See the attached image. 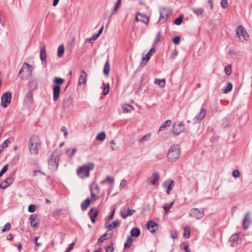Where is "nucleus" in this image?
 I'll return each instance as SVG.
<instances>
[{"label": "nucleus", "instance_id": "f257e3e1", "mask_svg": "<svg viewBox=\"0 0 252 252\" xmlns=\"http://www.w3.org/2000/svg\"><path fill=\"white\" fill-rule=\"evenodd\" d=\"M41 142L38 136L32 135L30 139L28 144L29 151L31 154L36 155L41 147Z\"/></svg>", "mask_w": 252, "mask_h": 252}, {"label": "nucleus", "instance_id": "f03ea898", "mask_svg": "<svg viewBox=\"0 0 252 252\" xmlns=\"http://www.w3.org/2000/svg\"><path fill=\"white\" fill-rule=\"evenodd\" d=\"M61 155L60 150H56L54 151L48 161V165L51 170L55 171L58 168Z\"/></svg>", "mask_w": 252, "mask_h": 252}, {"label": "nucleus", "instance_id": "7ed1b4c3", "mask_svg": "<svg viewBox=\"0 0 252 252\" xmlns=\"http://www.w3.org/2000/svg\"><path fill=\"white\" fill-rule=\"evenodd\" d=\"M94 167V164L93 162H89L80 166L77 172L78 176L82 179L88 177L90 175V170L93 169Z\"/></svg>", "mask_w": 252, "mask_h": 252}, {"label": "nucleus", "instance_id": "20e7f679", "mask_svg": "<svg viewBox=\"0 0 252 252\" xmlns=\"http://www.w3.org/2000/svg\"><path fill=\"white\" fill-rule=\"evenodd\" d=\"M180 149L178 145L171 146L167 154L168 160L171 162L177 160L180 156Z\"/></svg>", "mask_w": 252, "mask_h": 252}, {"label": "nucleus", "instance_id": "39448f33", "mask_svg": "<svg viewBox=\"0 0 252 252\" xmlns=\"http://www.w3.org/2000/svg\"><path fill=\"white\" fill-rule=\"evenodd\" d=\"M172 13L171 10L169 8H163L160 10V17L158 23L162 24L165 22Z\"/></svg>", "mask_w": 252, "mask_h": 252}, {"label": "nucleus", "instance_id": "423d86ee", "mask_svg": "<svg viewBox=\"0 0 252 252\" xmlns=\"http://www.w3.org/2000/svg\"><path fill=\"white\" fill-rule=\"evenodd\" d=\"M236 34L240 40L242 42L247 41L249 38V35L244 28L242 26H239L236 30Z\"/></svg>", "mask_w": 252, "mask_h": 252}, {"label": "nucleus", "instance_id": "0eeeda50", "mask_svg": "<svg viewBox=\"0 0 252 252\" xmlns=\"http://www.w3.org/2000/svg\"><path fill=\"white\" fill-rule=\"evenodd\" d=\"M11 101V94L9 92L4 93L1 97V105L3 108L7 107Z\"/></svg>", "mask_w": 252, "mask_h": 252}, {"label": "nucleus", "instance_id": "6e6552de", "mask_svg": "<svg viewBox=\"0 0 252 252\" xmlns=\"http://www.w3.org/2000/svg\"><path fill=\"white\" fill-rule=\"evenodd\" d=\"M185 129V125L183 122L178 124H174L173 126L172 131L175 135H178L184 131Z\"/></svg>", "mask_w": 252, "mask_h": 252}, {"label": "nucleus", "instance_id": "1a4fd4ad", "mask_svg": "<svg viewBox=\"0 0 252 252\" xmlns=\"http://www.w3.org/2000/svg\"><path fill=\"white\" fill-rule=\"evenodd\" d=\"M206 114V110L202 107L200 112L195 116L193 119L194 123L197 124L201 121L204 118Z\"/></svg>", "mask_w": 252, "mask_h": 252}, {"label": "nucleus", "instance_id": "9d476101", "mask_svg": "<svg viewBox=\"0 0 252 252\" xmlns=\"http://www.w3.org/2000/svg\"><path fill=\"white\" fill-rule=\"evenodd\" d=\"M189 215L193 218L197 219H200L202 218L204 215L203 211L199 210L197 208L191 209L189 211Z\"/></svg>", "mask_w": 252, "mask_h": 252}, {"label": "nucleus", "instance_id": "9b49d317", "mask_svg": "<svg viewBox=\"0 0 252 252\" xmlns=\"http://www.w3.org/2000/svg\"><path fill=\"white\" fill-rule=\"evenodd\" d=\"M147 229L151 232L154 233L158 228V224L153 220H150L147 223Z\"/></svg>", "mask_w": 252, "mask_h": 252}, {"label": "nucleus", "instance_id": "f8f14e48", "mask_svg": "<svg viewBox=\"0 0 252 252\" xmlns=\"http://www.w3.org/2000/svg\"><path fill=\"white\" fill-rule=\"evenodd\" d=\"M14 181V178L12 176L6 178L0 184V188L2 189H5L12 184Z\"/></svg>", "mask_w": 252, "mask_h": 252}, {"label": "nucleus", "instance_id": "ddd939ff", "mask_svg": "<svg viewBox=\"0 0 252 252\" xmlns=\"http://www.w3.org/2000/svg\"><path fill=\"white\" fill-rule=\"evenodd\" d=\"M52 89L53 92V99L55 101H56L59 99V97L61 92V86L58 85H55L52 87Z\"/></svg>", "mask_w": 252, "mask_h": 252}, {"label": "nucleus", "instance_id": "4468645a", "mask_svg": "<svg viewBox=\"0 0 252 252\" xmlns=\"http://www.w3.org/2000/svg\"><path fill=\"white\" fill-rule=\"evenodd\" d=\"M73 102L72 98L71 97H68L64 99L63 101V107L65 110L70 108L72 105Z\"/></svg>", "mask_w": 252, "mask_h": 252}, {"label": "nucleus", "instance_id": "2eb2a0df", "mask_svg": "<svg viewBox=\"0 0 252 252\" xmlns=\"http://www.w3.org/2000/svg\"><path fill=\"white\" fill-rule=\"evenodd\" d=\"M31 226L36 227L39 226V221L35 215H32L30 218Z\"/></svg>", "mask_w": 252, "mask_h": 252}, {"label": "nucleus", "instance_id": "dca6fc26", "mask_svg": "<svg viewBox=\"0 0 252 252\" xmlns=\"http://www.w3.org/2000/svg\"><path fill=\"white\" fill-rule=\"evenodd\" d=\"M159 177L158 173L155 172L149 179V180L150 181L152 185H154L158 181Z\"/></svg>", "mask_w": 252, "mask_h": 252}, {"label": "nucleus", "instance_id": "f3484780", "mask_svg": "<svg viewBox=\"0 0 252 252\" xmlns=\"http://www.w3.org/2000/svg\"><path fill=\"white\" fill-rule=\"evenodd\" d=\"M87 76V74L85 72V70H82L81 71V74L79 77L78 85H81L82 84H85L86 82V78Z\"/></svg>", "mask_w": 252, "mask_h": 252}, {"label": "nucleus", "instance_id": "a211bd4d", "mask_svg": "<svg viewBox=\"0 0 252 252\" xmlns=\"http://www.w3.org/2000/svg\"><path fill=\"white\" fill-rule=\"evenodd\" d=\"M91 203V199L89 198H87L86 199L84 200L81 204V208L82 211H85L87 207L90 205Z\"/></svg>", "mask_w": 252, "mask_h": 252}, {"label": "nucleus", "instance_id": "6ab92c4d", "mask_svg": "<svg viewBox=\"0 0 252 252\" xmlns=\"http://www.w3.org/2000/svg\"><path fill=\"white\" fill-rule=\"evenodd\" d=\"M40 59L42 62L46 61V52L45 46L42 47L40 50Z\"/></svg>", "mask_w": 252, "mask_h": 252}, {"label": "nucleus", "instance_id": "aec40b11", "mask_svg": "<svg viewBox=\"0 0 252 252\" xmlns=\"http://www.w3.org/2000/svg\"><path fill=\"white\" fill-rule=\"evenodd\" d=\"M249 214H250L249 212H247L246 214H245L244 218L243 219L242 226H243V228L245 230L248 229V228L249 227V225H250L249 223H248V224L246 223V221L248 219Z\"/></svg>", "mask_w": 252, "mask_h": 252}, {"label": "nucleus", "instance_id": "412c9836", "mask_svg": "<svg viewBox=\"0 0 252 252\" xmlns=\"http://www.w3.org/2000/svg\"><path fill=\"white\" fill-rule=\"evenodd\" d=\"M110 63H109V60H108L105 64H104V68H103V73L106 75V76H108L109 75V71H110Z\"/></svg>", "mask_w": 252, "mask_h": 252}, {"label": "nucleus", "instance_id": "4be33fe9", "mask_svg": "<svg viewBox=\"0 0 252 252\" xmlns=\"http://www.w3.org/2000/svg\"><path fill=\"white\" fill-rule=\"evenodd\" d=\"M130 234L132 237H137L140 234V230L137 227L133 228L131 229Z\"/></svg>", "mask_w": 252, "mask_h": 252}, {"label": "nucleus", "instance_id": "5701e85b", "mask_svg": "<svg viewBox=\"0 0 252 252\" xmlns=\"http://www.w3.org/2000/svg\"><path fill=\"white\" fill-rule=\"evenodd\" d=\"M191 10L197 15H201L204 12V9L201 7H192L191 8Z\"/></svg>", "mask_w": 252, "mask_h": 252}, {"label": "nucleus", "instance_id": "b1692460", "mask_svg": "<svg viewBox=\"0 0 252 252\" xmlns=\"http://www.w3.org/2000/svg\"><path fill=\"white\" fill-rule=\"evenodd\" d=\"M190 228L189 226H186L184 229V237L186 239H188L190 236Z\"/></svg>", "mask_w": 252, "mask_h": 252}, {"label": "nucleus", "instance_id": "393cba45", "mask_svg": "<svg viewBox=\"0 0 252 252\" xmlns=\"http://www.w3.org/2000/svg\"><path fill=\"white\" fill-rule=\"evenodd\" d=\"M171 124V121L170 120H167L166 121H165L160 126L158 132L162 131L165 128H166L167 126H169Z\"/></svg>", "mask_w": 252, "mask_h": 252}, {"label": "nucleus", "instance_id": "a878e982", "mask_svg": "<svg viewBox=\"0 0 252 252\" xmlns=\"http://www.w3.org/2000/svg\"><path fill=\"white\" fill-rule=\"evenodd\" d=\"M152 54L149 52L146 55L145 57H143L141 64V65L144 66L146 65L147 62L150 60Z\"/></svg>", "mask_w": 252, "mask_h": 252}, {"label": "nucleus", "instance_id": "bb28decb", "mask_svg": "<svg viewBox=\"0 0 252 252\" xmlns=\"http://www.w3.org/2000/svg\"><path fill=\"white\" fill-rule=\"evenodd\" d=\"M122 0H117V2L115 3V6L113 9L112 13L111 14V16L113 14H115L117 13L118 11V9L119 7V6L121 4Z\"/></svg>", "mask_w": 252, "mask_h": 252}, {"label": "nucleus", "instance_id": "cd10ccee", "mask_svg": "<svg viewBox=\"0 0 252 252\" xmlns=\"http://www.w3.org/2000/svg\"><path fill=\"white\" fill-rule=\"evenodd\" d=\"M174 202H175V201L173 200V201H172L169 204H167V203H165L164 204V206H163V209L164 210V211H165V214H167L170 210V209L171 208V207L173 205V204H174Z\"/></svg>", "mask_w": 252, "mask_h": 252}, {"label": "nucleus", "instance_id": "c85d7f7f", "mask_svg": "<svg viewBox=\"0 0 252 252\" xmlns=\"http://www.w3.org/2000/svg\"><path fill=\"white\" fill-rule=\"evenodd\" d=\"M155 83L156 84L158 85L159 86H160L161 87H163L165 86V81L164 79H160L156 78L155 80Z\"/></svg>", "mask_w": 252, "mask_h": 252}, {"label": "nucleus", "instance_id": "c756f323", "mask_svg": "<svg viewBox=\"0 0 252 252\" xmlns=\"http://www.w3.org/2000/svg\"><path fill=\"white\" fill-rule=\"evenodd\" d=\"M173 183L174 181L173 180H171V181H170V184L168 186H166V184L165 183L163 184V187L164 188L167 187V188L166 190V193L167 194H169L170 193L171 190L172 189Z\"/></svg>", "mask_w": 252, "mask_h": 252}, {"label": "nucleus", "instance_id": "7c9ffc66", "mask_svg": "<svg viewBox=\"0 0 252 252\" xmlns=\"http://www.w3.org/2000/svg\"><path fill=\"white\" fill-rule=\"evenodd\" d=\"M53 82L56 84L55 85L60 86L64 82V80L61 78L55 77L53 79Z\"/></svg>", "mask_w": 252, "mask_h": 252}, {"label": "nucleus", "instance_id": "2f4dec72", "mask_svg": "<svg viewBox=\"0 0 252 252\" xmlns=\"http://www.w3.org/2000/svg\"><path fill=\"white\" fill-rule=\"evenodd\" d=\"M64 51V46L63 44L60 45L58 49V56L61 57L63 56Z\"/></svg>", "mask_w": 252, "mask_h": 252}, {"label": "nucleus", "instance_id": "473e14b6", "mask_svg": "<svg viewBox=\"0 0 252 252\" xmlns=\"http://www.w3.org/2000/svg\"><path fill=\"white\" fill-rule=\"evenodd\" d=\"M106 138V134L104 131H102L96 136V139L97 140L103 141Z\"/></svg>", "mask_w": 252, "mask_h": 252}, {"label": "nucleus", "instance_id": "72a5a7b5", "mask_svg": "<svg viewBox=\"0 0 252 252\" xmlns=\"http://www.w3.org/2000/svg\"><path fill=\"white\" fill-rule=\"evenodd\" d=\"M76 151V148H74L71 150L69 149L66 151V154L68 157H71L73 156Z\"/></svg>", "mask_w": 252, "mask_h": 252}, {"label": "nucleus", "instance_id": "f704fd0d", "mask_svg": "<svg viewBox=\"0 0 252 252\" xmlns=\"http://www.w3.org/2000/svg\"><path fill=\"white\" fill-rule=\"evenodd\" d=\"M239 239L238 234L235 233L232 234L229 238V241L230 242H236Z\"/></svg>", "mask_w": 252, "mask_h": 252}, {"label": "nucleus", "instance_id": "c9c22d12", "mask_svg": "<svg viewBox=\"0 0 252 252\" xmlns=\"http://www.w3.org/2000/svg\"><path fill=\"white\" fill-rule=\"evenodd\" d=\"M132 243V239L130 237H128L126 242L125 243L124 247L125 248H129Z\"/></svg>", "mask_w": 252, "mask_h": 252}, {"label": "nucleus", "instance_id": "e433bc0d", "mask_svg": "<svg viewBox=\"0 0 252 252\" xmlns=\"http://www.w3.org/2000/svg\"><path fill=\"white\" fill-rule=\"evenodd\" d=\"M107 235H108V234L106 233L103 234L101 236V237L100 238H99L98 240V241H97L98 245H100L105 240L108 239V238H106Z\"/></svg>", "mask_w": 252, "mask_h": 252}, {"label": "nucleus", "instance_id": "4c0bfd02", "mask_svg": "<svg viewBox=\"0 0 252 252\" xmlns=\"http://www.w3.org/2000/svg\"><path fill=\"white\" fill-rule=\"evenodd\" d=\"M151 133H148L147 134L143 136L142 137V138H141L139 141L141 142V143H144L145 142V141H149V140L150 139V138L151 137Z\"/></svg>", "mask_w": 252, "mask_h": 252}, {"label": "nucleus", "instance_id": "58836bf2", "mask_svg": "<svg viewBox=\"0 0 252 252\" xmlns=\"http://www.w3.org/2000/svg\"><path fill=\"white\" fill-rule=\"evenodd\" d=\"M135 21L136 22H141L146 24H148L149 19L147 16L144 17V19H140L137 16H136L135 18Z\"/></svg>", "mask_w": 252, "mask_h": 252}, {"label": "nucleus", "instance_id": "ea45409f", "mask_svg": "<svg viewBox=\"0 0 252 252\" xmlns=\"http://www.w3.org/2000/svg\"><path fill=\"white\" fill-rule=\"evenodd\" d=\"M226 88L223 91L224 93H227L230 92L232 89L233 86L231 83L228 82L226 84Z\"/></svg>", "mask_w": 252, "mask_h": 252}, {"label": "nucleus", "instance_id": "a19ab883", "mask_svg": "<svg viewBox=\"0 0 252 252\" xmlns=\"http://www.w3.org/2000/svg\"><path fill=\"white\" fill-rule=\"evenodd\" d=\"M183 18V15H180L178 18H177L174 21V24L176 25H180L182 22Z\"/></svg>", "mask_w": 252, "mask_h": 252}, {"label": "nucleus", "instance_id": "79ce46f5", "mask_svg": "<svg viewBox=\"0 0 252 252\" xmlns=\"http://www.w3.org/2000/svg\"><path fill=\"white\" fill-rule=\"evenodd\" d=\"M123 108L124 110V112L127 113L130 112L133 109V107L131 105L128 104L124 105Z\"/></svg>", "mask_w": 252, "mask_h": 252}, {"label": "nucleus", "instance_id": "37998d69", "mask_svg": "<svg viewBox=\"0 0 252 252\" xmlns=\"http://www.w3.org/2000/svg\"><path fill=\"white\" fill-rule=\"evenodd\" d=\"M11 228V224L10 222H7L3 227L2 232H5L9 230Z\"/></svg>", "mask_w": 252, "mask_h": 252}, {"label": "nucleus", "instance_id": "c03bdc74", "mask_svg": "<svg viewBox=\"0 0 252 252\" xmlns=\"http://www.w3.org/2000/svg\"><path fill=\"white\" fill-rule=\"evenodd\" d=\"M225 73L227 75H230L231 73V65L230 64L227 65L224 68Z\"/></svg>", "mask_w": 252, "mask_h": 252}, {"label": "nucleus", "instance_id": "a18cd8bd", "mask_svg": "<svg viewBox=\"0 0 252 252\" xmlns=\"http://www.w3.org/2000/svg\"><path fill=\"white\" fill-rule=\"evenodd\" d=\"M99 36L97 34H94L91 37L87 39L86 41H88L90 42H92L95 40Z\"/></svg>", "mask_w": 252, "mask_h": 252}, {"label": "nucleus", "instance_id": "49530a36", "mask_svg": "<svg viewBox=\"0 0 252 252\" xmlns=\"http://www.w3.org/2000/svg\"><path fill=\"white\" fill-rule=\"evenodd\" d=\"M109 91H110L109 84H107V86H105L103 89V94L104 95H107L109 93Z\"/></svg>", "mask_w": 252, "mask_h": 252}, {"label": "nucleus", "instance_id": "de8ad7c7", "mask_svg": "<svg viewBox=\"0 0 252 252\" xmlns=\"http://www.w3.org/2000/svg\"><path fill=\"white\" fill-rule=\"evenodd\" d=\"M29 85L30 87L32 88L33 90L36 89L37 87L36 82L34 80L30 82Z\"/></svg>", "mask_w": 252, "mask_h": 252}, {"label": "nucleus", "instance_id": "09e8293b", "mask_svg": "<svg viewBox=\"0 0 252 252\" xmlns=\"http://www.w3.org/2000/svg\"><path fill=\"white\" fill-rule=\"evenodd\" d=\"M8 168V164H6L3 167L2 169L0 171V177L1 176H2L3 175V174H4V173L7 171Z\"/></svg>", "mask_w": 252, "mask_h": 252}, {"label": "nucleus", "instance_id": "8fccbe9b", "mask_svg": "<svg viewBox=\"0 0 252 252\" xmlns=\"http://www.w3.org/2000/svg\"><path fill=\"white\" fill-rule=\"evenodd\" d=\"M180 41H181V38H180V37L179 36H176L174 37L173 38V42L175 44H178L180 42Z\"/></svg>", "mask_w": 252, "mask_h": 252}, {"label": "nucleus", "instance_id": "3c124183", "mask_svg": "<svg viewBox=\"0 0 252 252\" xmlns=\"http://www.w3.org/2000/svg\"><path fill=\"white\" fill-rule=\"evenodd\" d=\"M35 210V206L33 204H31L28 207V211L30 213H33Z\"/></svg>", "mask_w": 252, "mask_h": 252}, {"label": "nucleus", "instance_id": "603ef678", "mask_svg": "<svg viewBox=\"0 0 252 252\" xmlns=\"http://www.w3.org/2000/svg\"><path fill=\"white\" fill-rule=\"evenodd\" d=\"M11 142L9 141L8 139H6L2 144V148H5L8 147V144H9Z\"/></svg>", "mask_w": 252, "mask_h": 252}, {"label": "nucleus", "instance_id": "864d4df0", "mask_svg": "<svg viewBox=\"0 0 252 252\" xmlns=\"http://www.w3.org/2000/svg\"><path fill=\"white\" fill-rule=\"evenodd\" d=\"M106 252H113L114 248L113 247V243H111V245L106 247Z\"/></svg>", "mask_w": 252, "mask_h": 252}, {"label": "nucleus", "instance_id": "5fc2aeb1", "mask_svg": "<svg viewBox=\"0 0 252 252\" xmlns=\"http://www.w3.org/2000/svg\"><path fill=\"white\" fill-rule=\"evenodd\" d=\"M135 212V210L128 209L127 210V213L126 215H124L123 216L125 217H127L129 216H131Z\"/></svg>", "mask_w": 252, "mask_h": 252}, {"label": "nucleus", "instance_id": "6e6d98bb", "mask_svg": "<svg viewBox=\"0 0 252 252\" xmlns=\"http://www.w3.org/2000/svg\"><path fill=\"white\" fill-rule=\"evenodd\" d=\"M161 31H159L158 33L157 34L155 40V43H158L160 41V36H161Z\"/></svg>", "mask_w": 252, "mask_h": 252}, {"label": "nucleus", "instance_id": "4d7b16f0", "mask_svg": "<svg viewBox=\"0 0 252 252\" xmlns=\"http://www.w3.org/2000/svg\"><path fill=\"white\" fill-rule=\"evenodd\" d=\"M240 172L237 170H235L232 172V175L234 177H238L240 176Z\"/></svg>", "mask_w": 252, "mask_h": 252}, {"label": "nucleus", "instance_id": "13d9d810", "mask_svg": "<svg viewBox=\"0 0 252 252\" xmlns=\"http://www.w3.org/2000/svg\"><path fill=\"white\" fill-rule=\"evenodd\" d=\"M228 5L227 0H221V5L223 8H225Z\"/></svg>", "mask_w": 252, "mask_h": 252}, {"label": "nucleus", "instance_id": "bf43d9fd", "mask_svg": "<svg viewBox=\"0 0 252 252\" xmlns=\"http://www.w3.org/2000/svg\"><path fill=\"white\" fill-rule=\"evenodd\" d=\"M75 244V242H73L71 244H70L69 246L68 247V248L65 252H69L70 251H71L73 249Z\"/></svg>", "mask_w": 252, "mask_h": 252}, {"label": "nucleus", "instance_id": "052dcab7", "mask_svg": "<svg viewBox=\"0 0 252 252\" xmlns=\"http://www.w3.org/2000/svg\"><path fill=\"white\" fill-rule=\"evenodd\" d=\"M106 180L110 184H113L114 182V178L110 177L109 175L106 176Z\"/></svg>", "mask_w": 252, "mask_h": 252}, {"label": "nucleus", "instance_id": "680f3d73", "mask_svg": "<svg viewBox=\"0 0 252 252\" xmlns=\"http://www.w3.org/2000/svg\"><path fill=\"white\" fill-rule=\"evenodd\" d=\"M115 212V209H114V210H113L111 214L108 217V220H110L113 219Z\"/></svg>", "mask_w": 252, "mask_h": 252}, {"label": "nucleus", "instance_id": "e2e57ef3", "mask_svg": "<svg viewBox=\"0 0 252 252\" xmlns=\"http://www.w3.org/2000/svg\"><path fill=\"white\" fill-rule=\"evenodd\" d=\"M61 130L63 132L64 136H66L67 135V129L65 126H63L61 128Z\"/></svg>", "mask_w": 252, "mask_h": 252}, {"label": "nucleus", "instance_id": "0e129e2a", "mask_svg": "<svg viewBox=\"0 0 252 252\" xmlns=\"http://www.w3.org/2000/svg\"><path fill=\"white\" fill-rule=\"evenodd\" d=\"M126 183V181L125 179H123L121 180L120 187L122 188L124 187Z\"/></svg>", "mask_w": 252, "mask_h": 252}, {"label": "nucleus", "instance_id": "69168bd1", "mask_svg": "<svg viewBox=\"0 0 252 252\" xmlns=\"http://www.w3.org/2000/svg\"><path fill=\"white\" fill-rule=\"evenodd\" d=\"M184 249L186 252H190V250H189V245L187 244L184 245Z\"/></svg>", "mask_w": 252, "mask_h": 252}, {"label": "nucleus", "instance_id": "338daca9", "mask_svg": "<svg viewBox=\"0 0 252 252\" xmlns=\"http://www.w3.org/2000/svg\"><path fill=\"white\" fill-rule=\"evenodd\" d=\"M120 223V221H118L117 220H114L112 222L113 223V227L114 228H115L119 223Z\"/></svg>", "mask_w": 252, "mask_h": 252}, {"label": "nucleus", "instance_id": "774afa93", "mask_svg": "<svg viewBox=\"0 0 252 252\" xmlns=\"http://www.w3.org/2000/svg\"><path fill=\"white\" fill-rule=\"evenodd\" d=\"M38 238H39V237H36L34 239L35 245L37 246H40L41 245V244L40 243H38V241H37Z\"/></svg>", "mask_w": 252, "mask_h": 252}]
</instances>
